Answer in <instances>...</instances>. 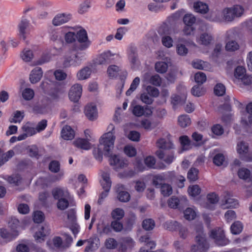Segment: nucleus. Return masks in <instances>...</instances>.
<instances>
[{
    "instance_id": "nucleus-13",
    "label": "nucleus",
    "mask_w": 252,
    "mask_h": 252,
    "mask_svg": "<svg viewBox=\"0 0 252 252\" xmlns=\"http://www.w3.org/2000/svg\"><path fill=\"white\" fill-rule=\"evenodd\" d=\"M132 113L136 117L145 116L149 117L153 114L152 109L149 106H142L140 105H136L133 106L132 110Z\"/></svg>"
},
{
    "instance_id": "nucleus-39",
    "label": "nucleus",
    "mask_w": 252,
    "mask_h": 252,
    "mask_svg": "<svg viewBox=\"0 0 252 252\" xmlns=\"http://www.w3.org/2000/svg\"><path fill=\"white\" fill-rule=\"evenodd\" d=\"M14 154V152L12 150H9L6 153L0 152V166L13 157Z\"/></svg>"
},
{
    "instance_id": "nucleus-23",
    "label": "nucleus",
    "mask_w": 252,
    "mask_h": 252,
    "mask_svg": "<svg viewBox=\"0 0 252 252\" xmlns=\"http://www.w3.org/2000/svg\"><path fill=\"white\" fill-rule=\"evenodd\" d=\"M43 75V71L41 67H36L33 69L30 75V80L32 84L39 82Z\"/></svg>"
},
{
    "instance_id": "nucleus-22",
    "label": "nucleus",
    "mask_w": 252,
    "mask_h": 252,
    "mask_svg": "<svg viewBox=\"0 0 252 252\" xmlns=\"http://www.w3.org/2000/svg\"><path fill=\"white\" fill-rule=\"evenodd\" d=\"M128 59L132 67H135L138 64L136 49L135 47L130 46L127 50Z\"/></svg>"
},
{
    "instance_id": "nucleus-18",
    "label": "nucleus",
    "mask_w": 252,
    "mask_h": 252,
    "mask_svg": "<svg viewBox=\"0 0 252 252\" xmlns=\"http://www.w3.org/2000/svg\"><path fill=\"white\" fill-rule=\"evenodd\" d=\"M84 112L86 117L91 121L95 120L98 116L96 106L94 103L87 105L85 108Z\"/></svg>"
},
{
    "instance_id": "nucleus-31",
    "label": "nucleus",
    "mask_w": 252,
    "mask_h": 252,
    "mask_svg": "<svg viewBox=\"0 0 252 252\" xmlns=\"http://www.w3.org/2000/svg\"><path fill=\"white\" fill-rule=\"evenodd\" d=\"M89 141L86 139L78 138L73 142V144L75 147L78 148L88 150L91 147Z\"/></svg>"
},
{
    "instance_id": "nucleus-38",
    "label": "nucleus",
    "mask_w": 252,
    "mask_h": 252,
    "mask_svg": "<svg viewBox=\"0 0 252 252\" xmlns=\"http://www.w3.org/2000/svg\"><path fill=\"white\" fill-rule=\"evenodd\" d=\"M208 201L211 204V205H206L205 208L212 210L214 208V205L217 203L219 201L218 196L214 192L209 193L207 196Z\"/></svg>"
},
{
    "instance_id": "nucleus-51",
    "label": "nucleus",
    "mask_w": 252,
    "mask_h": 252,
    "mask_svg": "<svg viewBox=\"0 0 252 252\" xmlns=\"http://www.w3.org/2000/svg\"><path fill=\"white\" fill-rule=\"evenodd\" d=\"M237 174L239 178L246 180L250 177L251 172L248 169L242 167L238 170Z\"/></svg>"
},
{
    "instance_id": "nucleus-48",
    "label": "nucleus",
    "mask_w": 252,
    "mask_h": 252,
    "mask_svg": "<svg viewBox=\"0 0 252 252\" xmlns=\"http://www.w3.org/2000/svg\"><path fill=\"white\" fill-rule=\"evenodd\" d=\"M118 192L117 198L120 201L126 202L130 200V196L127 191H121L119 188Z\"/></svg>"
},
{
    "instance_id": "nucleus-52",
    "label": "nucleus",
    "mask_w": 252,
    "mask_h": 252,
    "mask_svg": "<svg viewBox=\"0 0 252 252\" xmlns=\"http://www.w3.org/2000/svg\"><path fill=\"white\" fill-rule=\"evenodd\" d=\"M180 225L176 221H167L164 224V227L170 231H175L178 229Z\"/></svg>"
},
{
    "instance_id": "nucleus-6",
    "label": "nucleus",
    "mask_w": 252,
    "mask_h": 252,
    "mask_svg": "<svg viewBox=\"0 0 252 252\" xmlns=\"http://www.w3.org/2000/svg\"><path fill=\"white\" fill-rule=\"evenodd\" d=\"M157 32L161 37V42L163 46L167 48H170L173 46L174 40L169 35V29L166 25H163L160 26Z\"/></svg>"
},
{
    "instance_id": "nucleus-32",
    "label": "nucleus",
    "mask_w": 252,
    "mask_h": 252,
    "mask_svg": "<svg viewBox=\"0 0 252 252\" xmlns=\"http://www.w3.org/2000/svg\"><path fill=\"white\" fill-rule=\"evenodd\" d=\"M52 195L55 199H59L69 194L68 190L64 188H56L52 191Z\"/></svg>"
},
{
    "instance_id": "nucleus-45",
    "label": "nucleus",
    "mask_w": 252,
    "mask_h": 252,
    "mask_svg": "<svg viewBox=\"0 0 252 252\" xmlns=\"http://www.w3.org/2000/svg\"><path fill=\"white\" fill-rule=\"evenodd\" d=\"M238 206V200L230 197H228L225 199V203L222 204L223 208H235Z\"/></svg>"
},
{
    "instance_id": "nucleus-36",
    "label": "nucleus",
    "mask_w": 252,
    "mask_h": 252,
    "mask_svg": "<svg viewBox=\"0 0 252 252\" xmlns=\"http://www.w3.org/2000/svg\"><path fill=\"white\" fill-rule=\"evenodd\" d=\"M21 57L25 62H31L34 58L32 50L29 48H25L21 53Z\"/></svg>"
},
{
    "instance_id": "nucleus-15",
    "label": "nucleus",
    "mask_w": 252,
    "mask_h": 252,
    "mask_svg": "<svg viewBox=\"0 0 252 252\" xmlns=\"http://www.w3.org/2000/svg\"><path fill=\"white\" fill-rule=\"evenodd\" d=\"M50 229L47 224H44L39 228L34 233L33 237L37 243H41L44 241L46 236L49 234Z\"/></svg>"
},
{
    "instance_id": "nucleus-12",
    "label": "nucleus",
    "mask_w": 252,
    "mask_h": 252,
    "mask_svg": "<svg viewBox=\"0 0 252 252\" xmlns=\"http://www.w3.org/2000/svg\"><path fill=\"white\" fill-rule=\"evenodd\" d=\"M61 198L58 200L57 207L61 210H64L69 206H73L75 205L74 197L70 194Z\"/></svg>"
},
{
    "instance_id": "nucleus-59",
    "label": "nucleus",
    "mask_w": 252,
    "mask_h": 252,
    "mask_svg": "<svg viewBox=\"0 0 252 252\" xmlns=\"http://www.w3.org/2000/svg\"><path fill=\"white\" fill-rule=\"evenodd\" d=\"M22 95L24 99L30 100L33 97L34 92L31 89L26 88L22 91Z\"/></svg>"
},
{
    "instance_id": "nucleus-29",
    "label": "nucleus",
    "mask_w": 252,
    "mask_h": 252,
    "mask_svg": "<svg viewBox=\"0 0 252 252\" xmlns=\"http://www.w3.org/2000/svg\"><path fill=\"white\" fill-rule=\"evenodd\" d=\"M156 154L159 158L163 159V161L168 164L171 163L175 158L173 153H164L161 150H158L156 152Z\"/></svg>"
},
{
    "instance_id": "nucleus-40",
    "label": "nucleus",
    "mask_w": 252,
    "mask_h": 252,
    "mask_svg": "<svg viewBox=\"0 0 252 252\" xmlns=\"http://www.w3.org/2000/svg\"><path fill=\"white\" fill-rule=\"evenodd\" d=\"M185 218L189 220L195 219L197 216L196 210L194 208L189 207L184 212Z\"/></svg>"
},
{
    "instance_id": "nucleus-37",
    "label": "nucleus",
    "mask_w": 252,
    "mask_h": 252,
    "mask_svg": "<svg viewBox=\"0 0 252 252\" xmlns=\"http://www.w3.org/2000/svg\"><path fill=\"white\" fill-rule=\"evenodd\" d=\"M193 7L195 11L202 14L206 13L209 10L208 5L201 1L195 2Z\"/></svg>"
},
{
    "instance_id": "nucleus-21",
    "label": "nucleus",
    "mask_w": 252,
    "mask_h": 252,
    "mask_svg": "<svg viewBox=\"0 0 252 252\" xmlns=\"http://www.w3.org/2000/svg\"><path fill=\"white\" fill-rule=\"evenodd\" d=\"M70 18L71 17L69 14L64 13L58 14L53 19L52 23L56 26H60L68 22Z\"/></svg>"
},
{
    "instance_id": "nucleus-10",
    "label": "nucleus",
    "mask_w": 252,
    "mask_h": 252,
    "mask_svg": "<svg viewBox=\"0 0 252 252\" xmlns=\"http://www.w3.org/2000/svg\"><path fill=\"white\" fill-rule=\"evenodd\" d=\"M177 90L182 94V95L181 96L178 95L174 94L172 96L171 102L173 105L174 109H175L178 105L183 103L186 98L187 91L186 88L184 86L182 85L178 86L177 87Z\"/></svg>"
},
{
    "instance_id": "nucleus-27",
    "label": "nucleus",
    "mask_w": 252,
    "mask_h": 252,
    "mask_svg": "<svg viewBox=\"0 0 252 252\" xmlns=\"http://www.w3.org/2000/svg\"><path fill=\"white\" fill-rule=\"evenodd\" d=\"M213 39V37L210 34L204 32L197 36L196 41L199 44L206 46L211 43Z\"/></svg>"
},
{
    "instance_id": "nucleus-14",
    "label": "nucleus",
    "mask_w": 252,
    "mask_h": 252,
    "mask_svg": "<svg viewBox=\"0 0 252 252\" xmlns=\"http://www.w3.org/2000/svg\"><path fill=\"white\" fill-rule=\"evenodd\" d=\"M82 93V86L79 84H75L71 86L68 93L70 100L73 102L79 100Z\"/></svg>"
},
{
    "instance_id": "nucleus-62",
    "label": "nucleus",
    "mask_w": 252,
    "mask_h": 252,
    "mask_svg": "<svg viewBox=\"0 0 252 252\" xmlns=\"http://www.w3.org/2000/svg\"><path fill=\"white\" fill-rule=\"evenodd\" d=\"M225 87L221 83H218L214 87V93L216 95L221 96L225 93Z\"/></svg>"
},
{
    "instance_id": "nucleus-34",
    "label": "nucleus",
    "mask_w": 252,
    "mask_h": 252,
    "mask_svg": "<svg viewBox=\"0 0 252 252\" xmlns=\"http://www.w3.org/2000/svg\"><path fill=\"white\" fill-rule=\"evenodd\" d=\"M168 177V173H163L160 174L156 175L153 177V184L157 187H161L162 182L165 181Z\"/></svg>"
},
{
    "instance_id": "nucleus-61",
    "label": "nucleus",
    "mask_w": 252,
    "mask_h": 252,
    "mask_svg": "<svg viewBox=\"0 0 252 252\" xmlns=\"http://www.w3.org/2000/svg\"><path fill=\"white\" fill-rule=\"evenodd\" d=\"M161 193L163 196H167L172 193V188L170 185L166 184L162 185L160 187Z\"/></svg>"
},
{
    "instance_id": "nucleus-56",
    "label": "nucleus",
    "mask_w": 252,
    "mask_h": 252,
    "mask_svg": "<svg viewBox=\"0 0 252 252\" xmlns=\"http://www.w3.org/2000/svg\"><path fill=\"white\" fill-rule=\"evenodd\" d=\"M198 170L195 168H191L188 173L187 178L190 181H195L198 179Z\"/></svg>"
},
{
    "instance_id": "nucleus-53",
    "label": "nucleus",
    "mask_w": 252,
    "mask_h": 252,
    "mask_svg": "<svg viewBox=\"0 0 252 252\" xmlns=\"http://www.w3.org/2000/svg\"><path fill=\"white\" fill-rule=\"evenodd\" d=\"M64 40L67 44L75 43L76 40V32H68L64 35Z\"/></svg>"
},
{
    "instance_id": "nucleus-7",
    "label": "nucleus",
    "mask_w": 252,
    "mask_h": 252,
    "mask_svg": "<svg viewBox=\"0 0 252 252\" xmlns=\"http://www.w3.org/2000/svg\"><path fill=\"white\" fill-rule=\"evenodd\" d=\"M210 236L219 246H226L229 243V240L225 237L223 230L220 228L212 229L210 232Z\"/></svg>"
},
{
    "instance_id": "nucleus-20",
    "label": "nucleus",
    "mask_w": 252,
    "mask_h": 252,
    "mask_svg": "<svg viewBox=\"0 0 252 252\" xmlns=\"http://www.w3.org/2000/svg\"><path fill=\"white\" fill-rule=\"evenodd\" d=\"M185 41L184 38L179 37L178 38L177 43L176 45V52L178 55L182 57L186 56L189 53V49L183 43Z\"/></svg>"
},
{
    "instance_id": "nucleus-58",
    "label": "nucleus",
    "mask_w": 252,
    "mask_h": 252,
    "mask_svg": "<svg viewBox=\"0 0 252 252\" xmlns=\"http://www.w3.org/2000/svg\"><path fill=\"white\" fill-rule=\"evenodd\" d=\"M201 189L198 185L190 186L188 189V193L190 196L195 197L200 193Z\"/></svg>"
},
{
    "instance_id": "nucleus-63",
    "label": "nucleus",
    "mask_w": 252,
    "mask_h": 252,
    "mask_svg": "<svg viewBox=\"0 0 252 252\" xmlns=\"http://www.w3.org/2000/svg\"><path fill=\"white\" fill-rule=\"evenodd\" d=\"M45 219L43 212L40 211H35L33 215V220L35 223H41Z\"/></svg>"
},
{
    "instance_id": "nucleus-47",
    "label": "nucleus",
    "mask_w": 252,
    "mask_h": 252,
    "mask_svg": "<svg viewBox=\"0 0 252 252\" xmlns=\"http://www.w3.org/2000/svg\"><path fill=\"white\" fill-rule=\"evenodd\" d=\"M243 228V224L239 221L234 222L231 225L230 227L231 233L235 235L240 233L242 232Z\"/></svg>"
},
{
    "instance_id": "nucleus-24",
    "label": "nucleus",
    "mask_w": 252,
    "mask_h": 252,
    "mask_svg": "<svg viewBox=\"0 0 252 252\" xmlns=\"http://www.w3.org/2000/svg\"><path fill=\"white\" fill-rule=\"evenodd\" d=\"M135 245L134 241L129 237H126L123 239L119 247L120 251L125 252L131 249Z\"/></svg>"
},
{
    "instance_id": "nucleus-33",
    "label": "nucleus",
    "mask_w": 252,
    "mask_h": 252,
    "mask_svg": "<svg viewBox=\"0 0 252 252\" xmlns=\"http://www.w3.org/2000/svg\"><path fill=\"white\" fill-rule=\"evenodd\" d=\"M74 131L70 126H64L61 132V135L63 138L65 140H71L74 137Z\"/></svg>"
},
{
    "instance_id": "nucleus-5",
    "label": "nucleus",
    "mask_w": 252,
    "mask_h": 252,
    "mask_svg": "<svg viewBox=\"0 0 252 252\" xmlns=\"http://www.w3.org/2000/svg\"><path fill=\"white\" fill-rule=\"evenodd\" d=\"M76 36L78 42L73 45L72 50L84 52L91 45L86 31L83 29H79L76 32Z\"/></svg>"
},
{
    "instance_id": "nucleus-54",
    "label": "nucleus",
    "mask_w": 252,
    "mask_h": 252,
    "mask_svg": "<svg viewBox=\"0 0 252 252\" xmlns=\"http://www.w3.org/2000/svg\"><path fill=\"white\" fill-rule=\"evenodd\" d=\"M140 79L138 77H135L132 81L129 89L126 91V95H130L134 91L140 83Z\"/></svg>"
},
{
    "instance_id": "nucleus-19",
    "label": "nucleus",
    "mask_w": 252,
    "mask_h": 252,
    "mask_svg": "<svg viewBox=\"0 0 252 252\" xmlns=\"http://www.w3.org/2000/svg\"><path fill=\"white\" fill-rule=\"evenodd\" d=\"M18 234V230H12L11 228L9 230L5 228L0 229V236L7 241H10L15 239Z\"/></svg>"
},
{
    "instance_id": "nucleus-64",
    "label": "nucleus",
    "mask_w": 252,
    "mask_h": 252,
    "mask_svg": "<svg viewBox=\"0 0 252 252\" xmlns=\"http://www.w3.org/2000/svg\"><path fill=\"white\" fill-rule=\"evenodd\" d=\"M119 67L115 65L109 66L107 69V73L110 77L117 76L119 71Z\"/></svg>"
},
{
    "instance_id": "nucleus-50",
    "label": "nucleus",
    "mask_w": 252,
    "mask_h": 252,
    "mask_svg": "<svg viewBox=\"0 0 252 252\" xmlns=\"http://www.w3.org/2000/svg\"><path fill=\"white\" fill-rule=\"evenodd\" d=\"M192 65L195 68L205 70L208 66L209 63L202 60H196L192 62Z\"/></svg>"
},
{
    "instance_id": "nucleus-35",
    "label": "nucleus",
    "mask_w": 252,
    "mask_h": 252,
    "mask_svg": "<svg viewBox=\"0 0 252 252\" xmlns=\"http://www.w3.org/2000/svg\"><path fill=\"white\" fill-rule=\"evenodd\" d=\"M156 145L161 149H170L174 148L173 144L169 140L164 138L159 139L156 143Z\"/></svg>"
},
{
    "instance_id": "nucleus-49",
    "label": "nucleus",
    "mask_w": 252,
    "mask_h": 252,
    "mask_svg": "<svg viewBox=\"0 0 252 252\" xmlns=\"http://www.w3.org/2000/svg\"><path fill=\"white\" fill-rule=\"evenodd\" d=\"M231 9L235 19L240 17L243 14L244 11L243 7L240 5H234L231 7Z\"/></svg>"
},
{
    "instance_id": "nucleus-16",
    "label": "nucleus",
    "mask_w": 252,
    "mask_h": 252,
    "mask_svg": "<svg viewBox=\"0 0 252 252\" xmlns=\"http://www.w3.org/2000/svg\"><path fill=\"white\" fill-rule=\"evenodd\" d=\"M241 123L245 125H252V102L246 107V112L241 113Z\"/></svg>"
},
{
    "instance_id": "nucleus-4",
    "label": "nucleus",
    "mask_w": 252,
    "mask_h": 252,
    "mask_svg": "<svg viewBox=\"0 0 252 252\" xmlns=\"http://www.w3.org/2000/svg\"><path fill=\"white\" fill-rule=\"evenodd\" d=\"M210 21L215 22H231L235 17L231 7H226L221 10L213 11L207 18Z\"/></svg>"
},
{
    "instance_id": "nucleus-1",
    "label": "nucleus",
    "mask_w": 252,
    "mask_h": 252,
    "mask_svg": "<svg viewBox=\"0 0 252 252\" xmlns=\"http://www.w3.org/2000/svg\"><path fill=\"white\" fill-rule=\"evenodd\" d=\"M108 132L102 134L99 139V147L103 150L105 156H109L114 147L116 139L115 126L110 124L107 127Z\"/></svg>"
},
{
    "instance_id": "nucleus-44",
    "label": "nucleus",
    "mask_w": 252,
    "mask_h": 252,
    "mask_svg": "<svg viewBox=\"0 0 252 252\" xmlns=\"http://www.w3.org/2000/svg\"><path fill=\"white\" fill-rule=\"evenodd\" d=\"M24 117L23 111H16L13 113L12 117L9 119V122L11 123H19L22 121Z\"/></svg>"
},
{
    "instance_id": "nucleus-3",
    "label": "nucleus",
    "mask_w": 252,
    "mask_h": 252,
    "mask_svg": "<svg viewBox=\"0 0 252 252\" xmlns=\"http://www.w3.org/2000/svg\"><path fill=\"white\" fill-rule=\"evenodd\" d=\"M86 52L71 49L64 56L63 64L66 67L79 66L86 59Z\"/></svg>"
},
{
    "instance_id": "nucleus-9",
    "label": "nucleus",
    "mask_w": 252,
    "mask_h": 252,
    "mask_svg": "<svg viewBox=\"0 0 252 252\" xmlns=\"http://www.w3.org/2000/svg\"><path fill=\"white\" fill-rule=\"evenodd\" d=\"M18 28L19 37L24 40H26L30 36V32L33 29L29 21L26 19L21 20Z\"/></svg>"
},
{
    "instance_id": "nucleus-26",
    "label": "nucleus",
    "mask_w": 252,
    "mask_h": 252,
    "mask_svg": "<svg viewBox=\"0 0 252 252\" xmlns=\"http://www.w3.org/2000/svg\"><path fill=\"white\" fill-rule=\"evenodd\" d=\"M246 74V69L242 66H237L234 70L233 82L236 84H240V81Z\"/></svg>"
},
{
    "instance_id": "nucleus-57",
    "label": "nucleus",
    "mask_w": 252,
    "mask_h": 252,
    "mask_svg": "<svg viewBox=\"0 0 252 252\" xmlns=\"http://www.w3.org/2000/svg\"><path fill=\"white\" fill-rule=\"evenodd\" d=\"M167 64L164 62H158L155 64L156 70L160 73L165 72L167 69Z\"/></svg>"
},
{
    "instance_id": "nucleus-60",
    "label": "nucleus",
    "mask_w": 252,
    "mask_h": 252,
    "mask_svg": "<svg viewBox=\"0 0 252 252\" xmlns=\"http://www.w3.org/2000/svg\"><path fill=\"white\" fill-rule=\"evenodd\" d=\"M205 90L201 86H195L191 89V94L195 96H200L205 94Z\"/></svg>"
},
{
    "instance_id": "nucleus-30",
    "label": "nucleus",
    "mask_w": 252,
    "mask_h": 252,
    "mask_svg": "<svg viewBox=\"0 0 252 252\" xmlns=\"http://www.w3.org/2000/svg\"><path fill=\"white\" fill-rule=\"evenodd\" d=\"M101 179L100 183L102 188H106L108 189H110L111 187V181L110 177V173L108 172L103 171L101 174Z\"/></svg>"
},
{
    "instance_id": "nucleus-8",
    "label": "nucleus",
    "mask_w": 252,
    "mask_h": 252,
    "mask_svg": "<svg viewBox=\"0 0 252 252\" xmlns=\"http://www.w3.org/2000/svg\"><path fill=\"white\" fill-rule=\"evenodd\" d=\"M236 151L241 158L247 161H252V153H249V146L248 143L243 141L238 142Z\"/></svg>"
},
{
    "instance_id": "nucleus-55",
    "label": "nucleus",
    "mask_w": 252,
    "mask_h": 252,
    "mask_svg": "<svg viewBox=\"0 0 252 252\" xmlns=\"http://www.w3.org/2000/svg\"><path fill=\"white\" fill-rule=\"evenodd\" d=\"M142 226L146 230H151L155 227V222L151 219H145L143 221Z\"/></svg>"
},
{
    "instance_id": "nucleus-25",
    "label": "nucleus",
    "mask_w": 252,
    "mask_h": 252,
    "mask_svg": "<svg viewBox=\"0 0 252 252\" xmlns=\"http://www.w3.org/2000/svg\"><path fill=\"white\" fill-rule=\"evenodd\" d=\"M92 73V69L89 66H85L79 70L76 77L78 80H84L89 79Z\"/></svg>"
},
{
    "instance_id": "nucleus-28",
    "label": "nucleus",
    "mask_w": 252,
    "mask_h": 252,
    "mask_svg": "<svg viewBox=\"0 0 252 252\" xmlns=\"http://www.w3.org/2000/svg\"><path fill=\"white\" fill-rule=\"evenodd\" d=\"M22 130L24 132L22 135H25V139L29 136H32L36 133L35 128L32 125L28 122L22 126Z\"/></svg>"
},
{
    "instance_id": "nucleus-2",
    "label": "nucleus",
    "mask_w": 252,
    "mask_h": 252,
    "mask_svg": "<svg viewBox=\"0 0 252 252\" xmlns=\"http://www.w3.org/2000/svg\"><path fill=\"white\" fill-rule=\"evenodd\" d=\"M194 229L196 232L194 239L195 243L191 246V252H207L210 246L204 232L202 224H195Z\"/></svg>"
},
{
    "instance_id": "nucleus-41",
    "label": "nucleus",
    "mask_w": 252,
    "mask_h": 252,
    "mask_svg": "<svg viewBox=\"0 0 252 252\" xmlns=\"http://www.w3.org/2000/svg\"><path fill=\"white\" fill-rule=\"evenodd\" d=\"M157 126L155 122H151L150 120L145 119L141 121V127L147 131H151L154 129Z\"/></svg>"
},
{
    "instance_id": "nucleus-43",
    "label": "nucleus",
    "mask_w": 252,
    "mask_h": 252,
    "mask_svg": "<svg viewBox=\"0 0 252 252\" xmlns=\"http://www.w3.org/2000/svg\"><path fill=\"white\" fill-rule=\"evenodd\" d=\"M185 25L194 26L196 23V17L191 13L186 14L183 18Z\"/></svg>"
},
{
    "instance_id": "nucleus-42",
    "label": "nucleus",
    "mask_w": 252,
    "mask_h": 252,
    "mask_svg": "<svg viewBox=\"0 0 252 252\" xmlns=\"http://www.w3.org/2000/svg\"><path fill=\"white\" fill-rule=\"evenodd\" d=\"M111 216L113 220H120L125 216V211L122 208H116L112 211Z\"/></svg>"
},
{
    "instance_id": "nucleus-17",
    "label": "nucleus",
    "mask_w": 252,
    "mask_h": 252,
    "mask_svg": "<svg viewBox=\"0 0 252 252\" xmlns=\"http://www.w3.org/2000/svg\"><path fill=\"white\" fill-rule=\"evenodd\" d=\"M115 54H112L110 51L104 52L98 56L95 59V63L96 64H105L111 62L114 60Z\"/></svg>"
},
{
    "instance_id": "nucleus-46",
    "label": "nucleus",
    "mask_w": 252,
    "mask_h": 252,
    "mask_svg": "<svg viewBox=\"0 0 252 252\" xmlns=\"http://www.w3.org/2000/svg\"><path fill=\"white\" fill-rule=\"evenodd\" d=\"M191 120L188 115H182L178 117V124L182 127H185L190 125Z\"/></svg>"
},
{
    "instance_id": "nucleus-11",
    "label": "nucleus",
    "mask_w": 252,
    "mask_h": 252,
    "mask_svg": "<svg viewBox=\"0 0 252 252\" xmlns=\"http://www.w3.org/2000/svg\"><path fill=\"white\" fill-rule=\"evenodd\" d=\"M109 163L113 168L118 171L121 169H123L127 165V163L123 158H121L119 155H109Z\"/></svg>"
}]
</instances>
